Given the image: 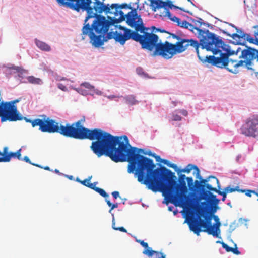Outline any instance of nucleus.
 Masks as SVG:
<instances>
[{
    "label": "nucleus",
    "mask_w": 258,
    "mask_h": 258,
    "mask_svg": "<svg viewBox=\"0 0 258 258\" xmlns=\"http://www.w3.org/2000/svg\"><path fill=\"white\" fill-rule=\"evenodd\" d=\"M90 4V1L87 2L85 7L81 9L87 13L81 35L82 39H84L86 36H89L92 45L98 48L104 44V35L107 33L109 26L112 25L104 16L98 14L93 10Z\"/></svg>",
    "instance_id": "nucleus-3"
},
{
    "label": "nucleus",
    "mask_w": 258,
    "mask_h": 258,
    "mask_svg": "<svg viewBox=\"0 0 258 258\" xmlns=\"http://www.w3.org/2000/svg\"><path fill=\"white\" fill-rule=\"evenodd\" d=\"M257 59V61H258V52H257V57L256 58Z\"/></svg>",
    "instance_id": "nucleus-61"
},
{
    "label": "nucleus",
    "mask_w": 258,
    "mask_h": 258,
    "mask_svg": "<svg viewBox=\"0 0 258 258\" xmlns=\"http://www.w3.org/2000/svg\"><path fill=\"white\" fill-rule=\"evenodd\" d=\"M115 36V32H110L108 33L106 36H104L105 42L107 41L108 40L114 38Z\"/></svg>",
    "instance_id": "nucleus-38"
},
{
    "label": "nucleus",
    "mask_w": 258,
    "mask_h": 258,
    "mask_svg": "<svg viewBox=\"0 0 258 258\" xmlns=\"http://www.w3.org/2000/svg\"><path fill=\"white\" fill-rule=\"evenodd\" d=\"M166 165L169 167L173 168L176 171L178 169L177 166L176 164L170 163L169 162H168V163Z\"/></svg>",
    "instance_id": "nucleus-42"
},
{
    "label": "nucleus",
    "mask_w": 258,
    "mask_h": 258,
    "mask_svg": "<svg viewBox=\"0 0 258 258\" xmlns=\"http://www.w3.org/2000/svg\"><path fill=\"white\" fill-rule=\"evenodd\" d=\"M95 191L99 193L103 197L107 198L108 197V195L103 189L97 187L95 189Z\"/></svg>",
    "instance_id": "nucleus-37"
},
{
    "label": "nucleus",
    "mask_w": 258,
    "mask_h": 258,
    "mask_svg": "<svg viewBox=\"0 0 258 258\" xmlns=\"http://www.w3.org/2000/svg\"><path fill=\"white\" fill-rule=\"evenodd\" d=\"M200 198L206 200V201L202 202V205H207V203L217 205L219 202V200L216 198V196L213 195L209 190L204 192V195L200 197Z\"/></svg>",
    "instance_id": "nucleus-21"
},
{
    "label": "nucleus",
    "mask_w": 258,
    "mask_h": 258,
    "mask_svg": "<svg viewBox=\"0 0 258 258\" xmlns=\"http://www.w3.org/2000/svg\"><path fill=\"white\" fill-rule=\"evenodd\" d=\"M254 29H258V25H255L253 27Z\"/></svg>",
    "instance_id": "nucleus-58"
},
{
    "label": "nucleus",
    "mask_w": 258,
    "mask_h": 258,
    "mask_svg": "<svg viewBox=\"0 0 258 258\" xmlns=\"http://www.w3.org/2000/svg\"><path fill=\"white\" fill-rule=\"evenodd\" d=\"M187 1L190 2L191 3V4L193 6H195L194 4L191 0H187Z\"/></svg>",
    "instance_id": "nucleus-55"
},
{
    "label": "nucleus",
    "mask_w": 258,
    "mask_h": 258,
    "mask_svg": "<svg viewBox=\"0 0 258 258\" xmlns=\"http://www.w3.org/2000/svg\"><path fill=\"white\" fill-rule=\"evenodd\" d=\"M157 31H159L160 32H165V33H168V32H167L166 31L164 30H161V29H157ZM170 34L171 35V33H170Z\"/></svg>",
    "instance_id": "nucleus-52"
},
{
    "label": "nucleus",
    "mask_w": 258,
    "mask_h": 258,
    "mask_svg": "<svg viewBox=\"0 0 258 258\" xmlns=\"http://www.w3.org/2000/svg\"><path fill=\"white\" fill-rule=\"evenodd\" d=\"M58 87L62 91H66L67 88L63 84L59 83L58 84Z\"/></svg>",
    "instance_id": "nucleus-45"
},
{
    "label": "nucleus",
    "mask_w": 258,
    "mask_h": 258,
    "mask_svg": "<svg viewBox=\"0 0 258 258\" xmlns=\"http://www.w3.org/2000/svg\"><path fill=\"white\" fill-rule=\"evenodd\" d=\"M23 160L25 161V162H27V163H29V164H31L34 166H37V167H40V165L37 164H34V163H32L31 161L30 160L29 157L28 156H25L23 158Z\"/></svg>",
    "instance_id": "nucleus-40"
},
{
    "label": "nucleus",
    "mask_w": 258,
    "mask_h": 258,
    "mask_svg": "<svg viewBox=\"0 0 258 258\" xmlns=\"http://www.w3.org/2000/svg\"><path fill=\"white\" fill-rule=\"evenodd\" d=\"M230 25L234 27L235 29L237 30V33H233L232 34H230L228 33L227 32H226L225 30H222V33L224 34H225L227 36H229L231 37H232L233 39H235L236 38L238 39H246L248 42H249L250 43L253 44L254 43V41L255 40V37L254 38L252 37L250 34L245 33L244 32H243L241 30H239L237 29V28L233 25V24H231Z\"/></svg>",
    "instance_id": "nucleus-18"
},
{
    "label": "nucleus",
    "mask_w": 258,
    "mask_h": 258,
    "mask_svg": "<svg viewBox=\"0 0 258 258\" xmlns=\"http://www.w3.org/2000/svg\"><path fill=\"white\" fill-rule=\"evenodd\" d=\"M207 189L209 190V191H215V192L218 193L219 195L222 196V201H224L225 200L226 198L227 192L225 191V190L223 191H221L219 190H218L216 187H213L212 185H207Z\"/></svg>",
    "instance_id": "nucleus-28"
},
{
    "label": "nucleus",
    "mask_w": 258,
    "mask_h": 258,
    "mask_svg": "<svg viewBox=\"0 0 258 258\" xmlns=\"http://www.w3.org/2000/svg\"><path fill=\"white\" fill-rule=\"evenodd\" d=\"M194 170V171L193 172V174H196V178H199V174H200V170L198 168V167L196 166L192 165L191 164H189L187 165L186 167L182 169H178V170H176V172L178 174H179L181 172H184L189 173L190 172V171Z\"/></svg>",
    "instance_id": "nucleus-22"
},
{
    "label": "nucleus",
    "mask_w": 258,
    "mask_h": 258,
    "mask_svg": "<svg viewBox=\"0 0 258 258\" xmlns=\"http://www.w3.org/2000/svg\"><path fill=\"white\" fill-rule=\"evenodd\" d=\"M137 71L139 74H141L142 72V69L141 68H138L137 69Z\"/></svg>",
    "instance_id": "nucleus-51"
},
{
    "label": "nucleus",
    "mask_w": 258,
    "mask_h": 258,
    "mask_svg": "<svg viewBox=\"0 0 258 258\" xmlns=\"http://www.w3.org/2000/svg\"><path fill=\"white\" fill-rule=\"evenodd\" d=\"M119 28L124 31V33L122 34L118 33L117 31L115 32V36L114 39L116 42H118L120 44L123 45L126 41L132 39L135 41L136 32L132 31L131 29H128L125 27L121 25L119 26Z\"/></svg>",
    "instance_id": "nucleus-14"
},
{
    "label": "nucleus",
    "mask_w": 258,
    "mask_h": 258,
    "mask_svg": "<svg viewBox=\"0 0 258 258\" xmlns=\"http://www.w3.org/2000/svg\"><path fill=\"white\" fill-rule=\"evenodd\" d=\"M215 39L216 40L213 41V44L211 46V50H206L212 52L215 55L219 53L220 56H206V61L217 67L225 68L227 59L229 56L235 54V51L231 50L229 46L225 44L216 35H215Z\"/></svg>",
    "instance_id": "nucleus-7"
},
{
    "label": "nucleus",
    "mask_w": 258,
    "mask_h": 258,
    "mask_svg": "<svg viewBox=\"0 0 258 258\" xmlns=\"http://www.w3.org/2000/svg\"><path fill=\"white\" fill-rule=\"evenodd\" d=\"M128 143H129V141L128 142ZM127 148L130 149L132 151H134V152L136 154H138L140 155L139 153H142L144 155H148L149 156H151L154 157L156 161H159V160L160 159V156L159 155H157L155 153H152V152L150 151L148 152H144L143 149H138L136 147H131L130 144L127 145Z\"/></svg>",
    "instance_id": "nucleus-24"
},
{
    "label": "nucleus",
    "mask_w": 258,
    "mask_h": 258,
    "mask_svg": "<svg viewBox=\"0 0 258 258\" xmlns=\"http://www.w3.org/2000/svg\"><path fill=\"white\" fill-rule=\"evenodd\" d=\"M157 161L161 162V163H164L165 165H167L168 163V162H169L167 160L162 159L160 157V159L159 160V161Z\"/></svg>",
    "instance_id": "nucleus-48"
},
{
    "label": "nucleus",
    "mask_w": 258,
    "mask_h": 258,
    "mask_svg": "<svg viewBox=\"0 0 258 258\" xmlns=\"http://www.w3.org/2000/svg\"><path fill=\"white\" fill-rule=\"evenodd\" d=\"M129 162L128 172L137 175L138 181L148 186L154 192L162 191L163 195L175 206L189 205V197L184 174H179L178 183L175 173L165 166L155 169L153 160L132 151L127 161Z\"/></svg>",
    "instance_id": "nucleus-1"
},
{
    "label": "nucleus",
    "mask_w": 258,
    "mask_h": 258,
    "mask_svg": "<svg viewBox=\"0 0 258 258\" xmlns=\"http://www.w3.org/2000/svg\"><path fill=\"white\" fill-rule=\"evenodd\" d=\"M106 202L108 206L111 207V206L112 205V203L110 202V201L109 200H106Z\"/></svg>",
    "instance_id": "nucleus-54"
},
{
    "label": "nucleus",
    "mask_w": 258,
    "mask_h": 258,
    "mask_svg": "<svg viewBox=\"0 0 258 258\" xmlns=\"http://www.w3.org/2000/svg\"><path fill=\"white\" fill-rule=\"evenodd\" d=\"M117 207H118V204L117 203L112 204V205L111 206V209L109 210V212H110L111 211V210H112L114 208H117Z\"/></svg>",
    "instance_id": "nucleus-49"
},
{
    "label": "nucleus",
    "mask_w": 258,
    "mask_h": 258,
    "mask_svg": "<svg viewBox=\"0 0 258 258\" xmlns=\"http://www.w3.org/2000/svg\"><path fill=\"white\" fill-rule=\"evenodd\" d=\"M42 119L36 118L34 120L28 119L26 117H23L26 122L30 123L33 127L39 126V129L42 132L55 133L57 131V128L55 126V120L48 117L45 115L40 116Z\"/></svg>",
    "instance_id": "nucleus-11"
},
{
    "label": "nucleus",
    "mask_w": 258,
    "mask_h": 258,
    "mask_svg": "<svg viewBox=\"0 0 258 258\" xmlns=\"http://www.w3.org/2000/svg\"><path fill=\"white\" fill-rule=\"evenodd\" d=\"M224 190L227 192V194L233 192H234L236 191H238V192H245L244 190L239 189V186H236L235 188H231L230 186H228V187H226V188H225Z\"/></svg>",
    "instance_id": "nucleus-34"
},
{
    "label": "nucleus",
    "mask_w": 258,
    "mask_h": 258,
    "mask_svg": "<svg viewBox=\"0 0 258 258\" xmlns=\"http://www.w3.org/2000/svg\"><path fill=\"white\" fill-rule=\"evenodd\" d=\"M255 74H256V76H257V75H258V72L255 73Z\"/></svg>",
    "instance_id": "nucleus-62"
},
{
    "label": "nucleus",
    "mask_w": 258,
    "mask_h": 258,
    "mask_svg": "<svg viewBox=\"0 0 258 258\" xmlns=\"http://www.w3.org/2000/svg\"><path fill=\"white\" fill-rule=\"evenodd\" d=\"M165 13V16H167L172 21L176 22L178 26L184 28H187L188 25L189 24L188 22L185 20L181 21L180 19L176 17V16H172V14L168 10H166Z\"/></svg>",
    "instance_id": "nucleus-23"
},
{
    "label": "nucleus",
    "mask_w": 258,
    "mask_h": 258,
    "mask_svg": "<svg viewBox=\"0 0 258 258\" xmlns=\"http://www.w3.org/2000/svg\"><path fill=\"white\" fill-rule=\"evenodd\" d=\"M85 118L70 124L60 125L55 120L58 133L66 137L79 140L93 141L91 149L98 157L103 155L109 157L115 162H125L132 150L127 148L128 139L125 135L114 136L100 128L89 129L83 126Z\"/></svg>",
    "instance_id": "nucleus-2"
},
{
    "label": "nucleus",
    "mask_w": 258,
    "mask_h": 258,
    "mask_svg": "<svg viewBox=\"0 0 258 258\" xmlns=\"http://www.w3.org/2000/svg\"><path fill=\"white\" fill-rule=\"evenodd\" d=\"M35 44L41 50L45 51H50L51 50L50 46L45 42L35 39Z\"/></svg>",
    "instance_id": "nucleus-27"
},
{
    "label": "nucleus",
    "mask_w": 258,
    "mask_h": 258,
    "mask_svg": "<svg viewBox=\"0 0 258 258\" xmlns=\"http://www.w3.org/2000/svg\"><path fill=\"white\" fill-rule=\"evenodd\" d=\"M199 177V178H197L200 180V181L196 180L195 181V184L196 186V189H197V191L199 192L200 197L202 196L204 192H206V191H207V190H206V189H207V185H211V184L207 183L210 179H212L213 183L217 184L219 187L220 186L218 179L214 176H210L208 178L202 179L200 174ZM208 191H209V190Z\"/></svg>",
    "instance_id": "nucleus-15"
},
{
    "label": "nucleus",
    "mask_w": 258,
    "mask_h": 258,
    "mask_svg": "<svg viewBox=\"0 0 258 258\" xmlns=\"http://www.w3.org/2000/svg\"><path fill=\"white\" fill-rule=\"evenodd\" d=\"M217 243H220L221 244L222 246L224 248L227 252H231L236 255L240 254V252L238 250L236 244H235V247L232 248L229 247L227 244L225 243L223 241H217Z\"/></svg>",
    "instance_id": "nucleus-26"
},
{
    "label": "nucleus",
    "mask_w": 258,
    "mask_h": 258,
    "mask_svg": "<svg viewBox=\"0 0 258 258\" xmlns=\"http://www.w3.org/2000/svg\"><path fill=\"white\" fill-rule=\"evenodd\" d=\"M40 167L43 168V167H42L41 166ZM43 169H44L46 170H50V169L49 167H48V166H45V167H43Z\"/></svg>",
    "instance_id": "nucleus-53"
},
{
    "label": "nucleus",
    "mask_w": 258,
    "mask_h": 258,
    "mask_svg": "<svg viewBox=\"0 0 258 258\" xmlns=\"http://www.w3.org/2000/svg\"><path fill=\"white\" fill-rule=\"evenodd\" d=\"M198 218L189 222V227L192 231L197 235L202 231L207 232L209 235L219 237L220 222L212 225V213L204 207L199 206L197 210Z\"/></svg>",
    "instance_id": "nucleus-5"
},
{
    "label": "nucleus",
    "mask_w": 258,
    "mask_h": 258,
    "mask_svg": "<svg viewBox=\"0 0 258 258\" xmlns=\"http://www.w3.org/2000/svg\"><path fill=\"white\" fill-rule=\"evenodd\" d=\"M55 172L56 173H58V174H60V172H59V171L57 169H55Z\"/></svg>",
    "instance_id": "nucleus-57"
},
{
    "label": "nucleus",
    "mask_w": 258,
    "mask_h": 258,
    "mask_svg": "<svg viewBox=\"0 0 258 258\" xmlns=\"http://www.w3.org/2000/svg\"><path fill=\"white\" fill-rule=\"evenodd\" d=\"M136 241L146 248V249L143 251V254L148 255L149 257H151L153 254H155L157 258H166V255L163 253L153 250L151 248L149 247L148 244L144 242V240L136 239Z\"/></svg>",
    "instance_id": "nucleus-19"
},
{
    "label": "nucleus",
    "mask_w": 258,
    "mask_h": 258,
    "mask_svg": "<svg viewBox=\"0 0 258 258\" xmlns=\"http://www.w3.org/2000/svg\"><path fill=\"white\" fill-rule=\"evenodd\" d=\"M97 184V182H94L93 183H89V185H88V187H89L91 189H92L95 190V189L97 188L96 187V184Z\"/></svg>",
    "instance_id": "nucleus-44"
},
{
    "label": "nucleus",
    "mask_w": 258,
    "mask_h": 258,
    "mask_svg": "<svg viewBox=\"0 0 258 258\" xmlns=\"http://www.w3.org/2000/svg\"><path fill=\"white\" fill-rule=\"evenodd\" d=\"M216 211V210H213L212 212H215Z\"/></svg>",
    "instance_id": "nucleus-63"
},
{
    "label": "nucleus",
    "mask_w": 258,
    "mask_h": 258,
    "mask_svg": "<svg viewBox=\"0 0 258 258\" xmlns=\"http://www.w3.org/2000/svg\"><path fill=\"white\" fill-rule=\"evenodd\" d=\"M163 3L165 4L164 8H165L167 6L169 8H172V7H174L175 9H179V10H180L181 11H183L184 12H185L186 13H190L189 11L185 10L184 9H183L182 8H181V7H179L178 6H176L173 5L172 4V2L168 0V1H167L166 2H163Z\"/></svg>",
    "instance_id": "nucleus-31"
},
{
    "label": "nucleus",
    "mask_w": 258,
    "mask_h": 258,
    "mask_svg": "<svg viewBox=\"0 0 258 258\" xmlns=\"http://www.w3.org/2000/svg\"><path fill=\"white\" fill-rule=\"evenodd\" d=\"M144 31L141 32L143 35H140L136 32L135 34V41L139 42L142 45V48L152 51L155 49L152 55L161 56L165 59H169L175 54L181 53L187 48L188 45L194 44V41L186 40H181L173 44L168 41L164 43L158 42V36L153 33H148Z\"/></svg>",
    "instance_id": "nucleus-4"
},
{
    "label": "nucleus",
    "mask_w": 258,
    "mask_h": 258,
    "mask_svg": "<svg viewBox=\"0 0 258 258\" xmlns=\"http://www.w3.org/2000/svg\"><path fill=\"white\" fill-rule=\"evenodd\" d=\"M112 227L114 230H119L121 232H125V233L127 232V230L123 227H118L115 226L114 219H113V220H112Z\"/></svg>",
    "instance_id": "nucleus-36"
},
{
    "label": "nucleus",
    "mask_w": 258,
    "mask_h": 258,
    "mask_svg": "<svg viewBox=\"0 0 258 258\" xmlns=\"http://www.w3.org/2000/svg\"><path fill=\"white\" fill-rule=\"evenodd\" d=\"M254 36L255 37V40L253 44L258 45V31L254 33Z\"/></svg>",
    "instance_id": "nucleus-46"
},
{
    "label": "nucleus",
    "mask_w": 258,
    "mask_h": 258,
    "mask_svg": "<svg viewBox=\"0 0 258 258\" xmlns=\"http://www.w3.org/2000/svg\"><path fill=\"white\" fill-rule=\"evenodd\" d=\"M81 86L82 87H84L86 88H87V89H89L90 90L93 89L94 88V87L93 86H92L91 85H90L89 83H82L81 84Z\"/></svg>",
    "instance_id": "nucleus-41"
},
{
    "label": "nucleus",
    "mask_w": 258,
    "mask_h": 258,
    "mask_svg": "<svg viewBox=\"0 0 258 258\" xmlns=\"http://www.w3.org/2000/svg\"><path fill=\"white\" fill-rule=\"evenodd\" d=\"M178 111L184 116H186L188 115V112L186 110L181 109L178 110Z\"/></svg>",
    "instance_id": "nucleus-43"
},
{
    "label": "nucleus",
    "mask_w": 258,
    "mask_h": 258,
    "mask_svg": "<svg viewBox=\"0 0 258 258\" xmlns=\"http://www.w3.org/2000/svg\"><path fill=\"white\" fill-rule=\"evenodd\" d=\"M14 69L16 70L17 71H19V67H17L16 68H14Z\"/></svg>",
    "instance_id": "nucleus-60"
},
{
    "label": "nucleus",
    "mask_w": 258,
    "mask_h": 258,
    "mask_svg": "<svg viewBox=\"0 0 258 258\" xmlns=\"http://www.w3.org/2000/svg\"><path fill=\"white\" fill-rule=\"evenodd\" d=\"M186 181L189 189L191 191H195L196 186L193 178L191 177H188L186 178Z\"/></svg>",
    "instance_id": "nucleus-33"
},
{
    "label": "nucleus",
    "mask_w": 258,
    "mask_h": 258,
    "mask_svg": "<svg viewBox=\"0 0 258 258\" xmlns=\"http://www.w3.org/2000/svg\"><path fill=\"white\" fill-rule=\"evenodd\" d=\"M240 51H241V54L239 56V58L243 59L240 60L243 61V66L244 64L248 70H252L250 66L253 63L252 61L257 57L258 50L251 47L245 46V48L243 50L239 47L235 51V54H237Z\"/></svg>",
    "instance_id": "nucleus-12"
},
{
    "label": "nucleus",
    "mask_w": 258,
    "mask_h": 258,
    "mask_svg": "<svg viewBox=\"0 0 258 258\" xmlns=\"http://www.w3.org/2000/svg\"><path fill=\"white\" fill-rule=\"evenodd\" d=\"M27 79L29 83L33 84L40 85L43 82L40 78H36L33 76H30L27 77Z\"/></svg>",
    "instance_id": "nucleus-30"
},
{
    "label": "nucleus",
    "mask_w": 258,
    "mask_h": 258,
    "mask_svg": "<svg viewBox=\"0 0 258 258\" xmlns=\"http://www.w3.org/2000/svg\"><path fill=\"white\" fill-rule=\"evenodd\" d=\"M241 133L246 136L256 137L258 136V116L248 118L241 128Z\"/></svg>",
    "instance_id": "nucleus-13"
},
{
    "label": "nucleus",
    "mask_w": 258,
    "mask_h": 258,
    "mask_svg": "<svg viewBox=\"0 0 258 258\" xmlns=\"http://www.w3.org/2000/svg\"><path fill=\"white\" fill-rule=\"evenodd\" d=\"M56 1L60 6L79 12L82 7H85V4L90 2V0H56Z\"/></svg>",
    "instance_id": "nucleus-16"
},
{
    "label": "nucleus",
    "mask_w": 258,
    "mask_h": 258,
    "mask_svg": "<svg viewBox=\"0 0 258 258\" xmlns=\"http://www.w3.org/2000/svg\"><path fill=\"white\" fill-rule=\"evenodd\" d=\"M150 7L154 12H156L157 9L164 7L163 1L161 0H150Z\"/></svg>",
    "instance_id": "nucleus-25"
},
{
    "label": "nucleus",
    "mask_w": 258,
    "mask_h": 258,
    "mask_svg": "<svg viewBox=\"0 0 258 258\" xmlns=\"http://www.w3.org/2000/svg\"><path fill=\"white\" fill-rule=\"evenodd\" d=\"M91 8H92L98 14H101L104 12L106 14H109L107 16V20L108 21H112L113 19H117L121 15V12H123L120 9L127 8L129 9H133L131 6H128L127 4H112L109 6V4L105 5L103 2H100L99 0H90Z\"/></svg>",
    "instance_id": "nucleus-8"
},
{
    "label": "nucleus",
    "mask_w": 258,
    "mask_h": 258,
    "mask_svg": "<svg viewBox=\"0 0 258 258\" xmlns=\"http://www.w3.org/2000/svg\"><path fill=\"white\" fill-rule=\"evenodd\" d=\"M137 9L136 8L132 9L126 15H124L123 12H121V15L117 19H113V22L112 21H110V22L112 25H115L124 21L126 19V23L131 27L135 29L134 31L143 32L144 30H148V28L144 26L141 16L137 14Z\"/></svg>",
    "instance_id": "nucleus-9"
},
{
    "label": "nucleus",
    "mask_w": 258,
    "mask_h": 258,
    "mask_svg": "<svg viewBox=\"0 0 258 258\" xmlns=\"http://www.w3.org/2000/svg\"><path fill=\"white\" fill-rule=\"evenodd\" d=\"M186 29H188L191 31L194 32V30L197 31V33L196 34H197V37L199 39V42L196 40L192 39H185L182 38L180 36H177L174 34H171L172 38L176 39L178 40L177 42H179L181 40H191L194 41V44H191V45H188L187 48H185L183 51L186 50H192L194 49L197 53V54L200 60H202L203 57H201L199 54V47L201 46L202 49H209L211 50V46L213 44V41L215 39V35L214 33H213L210 32L208 30H203L201 29H198L195 27L193 24H191L189 23L188 25L187 28Z\"/></svg>",
    "instance_id": "nucleus-6"
},
{
    "label": "nucleus",
    "mask_w": 258,
    "mask_h": 258,
    "mask_svg": "<svg viewBox=\"0 0 258 258\" xmlns=\"http://www.w3.org/2000/svg\"><path fill=\"white\" fill-rule=\"evenodd\" d=\"M187 1L190 2L191 3V4L193 6H195L194 4L191 0H187Z\"/></svg>",
    "instance_id": "nucleus-56"
},
{
    "label": "nucleus",
    "mask_w": 258,
    "mask_h": 258,
    "mask_svg": "<svg viewBox=\"0 0 258 258\" xmlns=\"http://www.w3.org/2000/svg\"><path fill=\"white\" fill-rule=\"evenodd\" d=\"M123 99L125 103L130 105H134L138 102V101L136 100L135 97L133 95L126 96L123 97Z\"/></svg>",
    "instance_id": "nucleus-29"
},
{
    "label": "nucleus",
    "mask_w": 258,
    "mask_h": 258,
    "mask_svg": "<svg viewBox=\"0 0 258 258\" xmlns=\"http://www.w3.org/2000/svg\"><path fill=\"white\" fill-rule=\"evenodd\" d=\"M192 23H194V25L195 27L198 29H200V28L201 27L202 25H207V24L205 23L203 20L201 18H199L198 20L192 19L191 20Z\"/></svg>",
    "instance_id": "nucleus-32"
},
{
    "label": "nucleus",
    "mask_w": 258,
    "mask_h": 258,
    "mask_svg": "<svg viewBox=\"0 0 258 258\" xmlns=\"http://www.w3.org/2000/svg\"><path fill=\"white\" fill-rule=\"evenodd\" d=\"M213 218H214V220L216 222V223L220 222L219 219L217 216L213 215Z\"/></svg>",
    "instance_id": "nucleus-50"
},
{
    "label": "nucleus",
    "mask_w": 258,
    "mask_h": 258,
    "mask_svg": "<svg viewBox=\"0 0 258 258\" xmlns=\"http://www.w3.org/2000/svg\"><path fill=\"white\" fill-rule=\"evenodd\" d=\"M91 177H90L83 181L79 180L77 179V181H79L83 185L88 187V185L89 184V181L90 180Z\"/></svg>",
    "instance_id": "nucleus-39"
},
{
    "label": "nucleus",
    "mask_w": 258,
    "mask_h": 258,
    "mask_svg": "<svg viewBox=\"0 0 258 258\" xmlns=\"http://www.w3.org/2000/svg\"><path fill=\"white\" fill-rule=\"evenodd\" d=\"M112 195L114 198L117 199L119 196V193L117 191H113L112 192Z\"/></svg>",
    "instance_id": "nucleus-47"
},
{
    "label": "nucleus",
    "mask_w": 258,
    "mask_h": 258,
    "mask_svg": "<svg viewBox=\"0 0 258 258\" xmlns=\"http://www.w3.org/2000/svg\"><path fill=\"white\" fill-rule=\"evenodd\" d=\"M8 147H5L3 149V151H0V162H8L11 160L12 158H17L19 160L21 159V149H20L16 152H9Z\"/></svg>",
    "instance_id": "nucleus-17"
},
{
    "label": "nucleus",
    "mask_w": 258,
    "mask_h": 258,
    "mask_svg": "<svg viewBox=\"0 0 258 258\" xmlns=\"http://www.w3.org/2000/svg\"><path fill=\"white\" fill-rule=\"evenodd\" d=\"M20 99H15L9 102L0 101L2 112L0 113L3 114L5 121H16L22 120L23 116L18 112L16 103H18Z\"/></svg>",
    "instance_id": "nucleus-10"
},
{
    "label": "nucleus",
    "mask_w": 258,
    "mask_h": 258,
    "mask_svg": "<svg viewBox=\"0 0 258 258\" xmlns=\"http://www.w3.org/2000/svg\"><path fill=\"white\" fill-rule=\"evenodd\" d=\"M178 110H176L172 113V120L173 121H180L181 120L182 117L179 115L177 112Z\"/></svg>",
    "instance_id": "nucleus-35"
},
{
    "label": "nucleus",
    "mask_w": 258,
    "mask_h": 258,
    "mask_svg": "<svg viewBox=\"0 0 258 258\" xmlns=\"http://www.w3.org/2000/svg\"><path fill=\"white\" fill-rule=\"evenodd\" d=\"M243 66V61L240 60L227 59L225 68L229 72L236 74L238 72V68Z\"/></svg>",
    "instance_id": "nucleus-20"
},
{
    "label": "nucleus",
    "mask_w": 258,
    "mask_h": 258,
    "mask_svg": "<svg viewBox=\"0 0 258 258\" xmlns=\"http://www.w3.org/2000/svg\"><path fill=\"white\" fill-rule=\"evenodd\" d=\"M172 104H173L174 106H176V103L174 101H173L172 102Z\"/></svg>",
    "instance_id": "nucleus-59"
}]
</instances>
